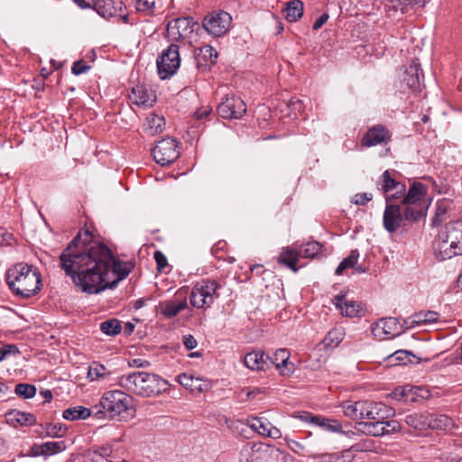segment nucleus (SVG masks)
I'll return each mask as SVG.
<instances>
[{"label": "nucleus", "instance_id": "nucleus-1", "mask_svg": "<svg viewBox=\"0 0 462 462\" xmlns=\"http://www.w3.org/2000/svg\"><path fill=\"white\" fill-rule=\"evenodd\" d=\"M59 260L65 275L88 294L116 288L134 269L131 262L116 260L112 251L95 240L88 230L79 231Z\"/></svg>", "mask_w": 462, "mask_h": 462}, {"label": "nucleus", "instance_id": "nucleus-2", "mask_svg": "<svg viewBox=\"0 0 462 462\" xmlns=\"http://www.w3.org/2000/svg\"><path fill=\"white\" fill-rule=\"evenodd\" d=\"M427 189L420 182H413L402 199V206L392 203V197H386L383 212V227L393 233L405 226L406 221L418 222L426 216L428 204L425 199Z\"/></svg>", "mask_w": 462, "mask_h": 462}, {"label": "nucleus", "instance_id": "nucleus-3", "mask_svg": "<svg viewBox=\"0 0 462 462\" xmlns=\"http://www.w3.org/2000/svg\"><path fill=\"white\" fill-rule=\"evenodd\" d=\"M118 385L128 393L153 397L167 390L168 382L156 374L134 372L121 375Z\"/></svg>", "mask_w": 462, "mask_h": 462}, {"label": "nucleus", "instance_id": "nucleus-4", "mask_svg": "<svg viewBox=\"0 0 462 462\" xmlns=\"http://www.w3.org/2000/svg\"><path fill=\"white\" fill-rule=\"evenodd\" d=\"M6 282L12 291L21 298L35 295L42 286L38 270L24 263H17L7 271Z\"/></svg>", "mask_w": 462, "mask_h": 462}, {"label": "nucleus", "instance_id": "nucleus-5", "mask_svg": "<svg viewBox=\"0 0 462 462\" xmlns=\"http://www.w3.org/2000/svg\"><path fill=\"white\" fill-rule=\"evenodd\" d=\"M433 250L440 261L462 254V221L457 220L447 224L438 234Z\"/></svg>", "mask_w": 462, "mask_h": 462}, {"label": "nucleus", "instance_id": "nucleus-6", "mask_svg": "<svg viewBox=\"0 0 462 462\" xmlns=\"http://www.w3.org/2000/svg\"><path fill=\"white\" fill-rule=\"evenodd\" d=\"M132 398L127 392L114 390L106 392L99 402V406L93 407L95 417L100 419L107 416L110 419L123 417L131 406Z\"/></svg>", "mask_w": 462, "mask_h": 462}, {"label": "nucleus", "instance_id": "nucleus-7", "mask_svg": "<svg viewBox=\"0 0 462 462\" xmlns=\"http://www.w3.org/2000/svg\"><path fill=\"white\" fill-rule=\"evenodd\" d=\"M221 284L215 280L205 279L197 282L190 293V303L198 309L209 308L219 298Z\"/></svg>", "mask_w": 462, "mask_h": 462}, {"label": "nucleus", "instance_id": "nucleus-8", "mask_svg": "<svg viewBox=\"0 0 462 462\" xmlns=\"http://www.w3.org/2000/svg\"><path fill=\"white\" fill-rule=\"evenodd\" d=\"M199 24L191 17H180L170 21L166 27V37L171 42H188L190 43Z\"/></svg>", "mask_w": 462, "mask_h": 462}, {"label": "nucleus", "instance_id": "nucleus-9", "mask_svg": "<svg viewBox=\"0 0 462 462\" xmlns=\"http://www.w3.org/2000/svg\"><path fill=\"white\" fill-rule=\"evenodd\" d=\"M156 63L158 74L162 79L173 76L180 64L179 46L175 43H171L157 58Z\"/></svg>", "mask_w": 462, "mask_h": 462}, {"label": "nucleus", "instance_id": "nucleus-10", "mask_svg": "<svg viewBox=\"0 0 462 462\" xmlns=\"http://www.w3.org/2000/svg\"><path fill=\"white\" fill-rule=\"evenodd\" d=\"M392 414V409L388 406L380 403L373 402L372 411L367 417V420L356 422V430L366 434L374 436L375 432L372 431V428L375 429V425L383 423V420L389 419Z\"/></svg>", "mask_w": 462, "mask_h": 462}, {"label": "nucleus", "instance_id": "nucleus-11", "mask_svg": "<svg viewBox=\"0 0 462 462\" xmlns=\"http://www.w3.org/2000/svg\"><path fill=\"white\" fill-rule=\"evenodd\" d=\"M154 161L167 166L173 163L180 156L178 142L173 138H165L157 143L152 151Z\"/></svg>", "mask_w": 462, "mask_h": 462}, {"label": "nucleus", "instance_id": "nucleus-12", "mask_svg": "<svg viewBox=\"0 0 462 462\" xmlns=\"http://www.w3.org/2000/svg\"><path fill=\"white\" fill-rule=\"evenodd\" d=\"M231 22L232 17L227 12H212L204 18L203 27L209 34L220 37L229 30Z\"/></svg>", "mask_w": 462, "mask_h": 462}, {"label": "nucleus", "instance_id": "nucleus-13", "mask_svg": "<svg viewBox=\"0 0 462 462\" xmlns=\"http://www.w3.org/2000/svg\"><path fill=\"white\" fill-rule=\"evenodd\" d=\"M217 111L223 118L239 119L245 114L246 106L239 97L227 94L217 106Z\"/></svg>", "mask_w": 462, "mask_h": 462}, {"label": "nucleus", "instance_id": "nucleus-14", "mask_svg": "<svg viewBox=\"0 0 462 462\" xmlns=\"http://www.w3.org/2000/svg\"><path fill=\"white\" fill-rule=\"evenodd\" d=\"M378 189L385 196L392 197V201L397 199H402L406 193V186L404 183L397 181L391 175L390 171H385L376 182Z\"/></svg>", "mask_w": 462, "mask_h": 462}, {"label": "nucleus", "instance_id": "nucleus-15", "mask_svg": "<svg viewBox=\"0 0 462 462\" xmlns=\"http://www.w3.org/2000/svg\"><path fill=\"white\" fill-rule=\"evenodd\" d=\"M392 141V134L383 125H376L370 127L361 138L362 147H373L376 145H387Z\"/></svg>", "mask_w": 462, "mask_h": 462}, {"label": "nucleus", "instance_id": "nucleus-16", "mask_svg": "<svg viewBox=\"0 0 462 462\" xmlns=\"http://www.w3.org/2000/svg\"><path fill=\"white\" fill-rule=\"evenodd\" d=\"M404 329L405 325H401L398 319L393 317L380 319L372 326V333L381 339L399 336Z\"/></svg>", "mask_w": 462, "mask_h": 462}, {"label": "nucleus", "instance_id": "nucleus-17", "mask_svg": "<svg viewBox=\"0 0 462 462\" xmlns=\"http://www.w3.org/2000/svg\"><path fill=\"white\" fill-rule=\"evenodd\" d=\"M271 448L263 443L245 446L240 451L239 462H266Z\"/></svg>", "mask_w": 462, "mask_h": 462}, {"label": "nucleus", "instance_id": "nucleus-18", "mask_svg": "<svg viewBox=\"0 0 462 462\" xmlns=\"http://www.w3.org/2000/svg\"><path fill=\"white\" fill-rule=\"evenodd\" d=\"M332 302L338 310H340L341 314L346 317H359L364 312L361 303L354 300H346L343 294L336 295L333 298Z\"/></svg>", "mask_w": 462, "mask_h": 462}, {"label": "nucleus", "instance_id": "nucleus-19", "mask_svg": "<svg viewBox=\"0 0 462 462\" xmlns=\"http://www.w3.org/2000/svg\"><path fill=\"white\" fill-rule=\"evenodd\" d=\"M428 395L427 390L420 387H411L409 385L402 388L398 387L392 393L393 398L404 403L414 402L417 401V397L427 398Z\"/></svg>", "mask_w": 462, "mask_h": 462}, {"label": "nucleus", "instance_id": "nucleus-20", "mask_svg": "<svg viewBox=\"0 0 462 462\" xmlns=\"http://www.w3.org/2000/svg\"><path fill=\"white\" fill-rule=\"evenodd\" d=\"M420 65L417 60H412L409 67H404L402 76V82L404 83L411 91L420 89Z\"/></svg>", "mask_w": 462, "mask_h": 462}, {"label": "nucleus", "instance_id": "nucleus-21", "mask_svg": "<svg viewBox=\"0 0 462 462\" xmlns=\"http://www.w3.org/2000/svg\"><path fill=\"white\" fill-rule=\"evenodd\" d=\"M130 101L136 106H152L155 98L152 91L144 86L137 85L133 87L128 94Z\"/></svg>", "mask_w": 462, "mask_h": 462}, {"label": "nucleus", "instance_id": "nucleus-22", "mask_svg": "<svg viewBox=\"0 0 462 462\" xmlns=\"http://www.w3.org/2000/svg\"><path fill=\"white\" fill-rule=\"evenodd\" d=\"M439 319V314L432 310H421L404 320L405 328H414L415 326L429 325L436 323Z\"/></svg>", "mask_w": 462, "mask_h": 462}, {"label": "nucleus", "instance_id": "nucleus-23", "mask_svg": "<svg viewBox=\"0 0 462 462\" xmlns=\"http://www.w3.org/2000/svg\"><path fill=\"white\" fill-rule=\"evenodd\" d=\"M269 356L264 357L262 351H252L244 357L245 365L254 371H265L269 368Z\"/></svg>", "mask_w": 462, "mask_h": 462}, {"label": "nucleus", "instance_id": "nucleus-24", "mask_svg": "<svg viewBox=\"0 0 462 462\" xmlns=\"http://www.w3.org/2000/svg\"><path fill=\"white\" fill-rule=\"evenodd\" d=\"M123 3L116 0H96L94 10L106 18L109 19L116 15L117 8L121 9Z\"/></svg>", "mask_w": 462, "mask_h": 462}, {"label": "nucleus", "instance_id": "nucleus-25", "mask_svg": "<svg viewBox=\"0 0 462 462\" xmlns=\"http://www.w3.org/2000/svg\"><path fill=\"white\" fill-rule=\"evenodd\" d=\"M299 418L302 420H310L329 431L337 432L340 431L342 429L341 423L337 420H329L319 416H312L310 413L307 412L299 416Z\"/></svg>", "mask_w": 462, "mask_h": 462}, {"label": "nucleus", "instance_id": "nucleus-26", "mask_svg": "<svg viewBox=\"0 0 462 462\" xmlns=\"http://www.w3.org/2000/svg\"><path fill=\"white\" fill-rule=\"evenodd\" d=\"M6 420L14 427L32 426L36 423V418L33 414L19 411H11L7 412Z\"/></svg>", "mask_w": 462, "mask_h": 462}, {"label": "nucleus", "instance_id": "nucleus-27", "mask_svg": "<svg viewBox=\"0 0 462 462\" xmlns=\"http://www.w3.org/2000/svg\"><path fill=\"white\" fill-rule=\"evenodd\" d=\"M290 358V353L285 348L278 349L272 357L268 360L271 361L282 376H287L291 373V370L287 367Z\"/></svg>", "mask_w": 462, "mask_h": 462}, {"label": "nucleus", "instance_id": "nucleus-28", "mask_svg": "<svg viewBox=\"0 0 462 462\" xmlns=\"http://www.w3.org/2000/svg\"><path fill=\"white\" fill-rule=\"evenodd\" d=\"M300 257V252L290 246L283 247L279 255L278 262L281 264L286 265L293 273L298 272L297 266L298 259Z\"/></svg>", "mask_w": 462, "mask_h": 462}, {"label": "nucleus", "instance_id": "nucleus-29", "mask_svg": "<svg viewBox=\"0 0 462 462\" xmlns=\"http://www.w3.org/2000/svg\"><path fill=\"white\" fill-rule=\"evenodd\" d=\"M187 308V300H166L160 304L161 313L168 319H171L178 315L180 311Z\"/></svg>", "mask_w": 462, "mask_h": 462}, {"label": "nucleus", "instance_id": "nucleus-30", "mask_svg": "<svg viewBox=\"0 0 462 462\" xmlns=\"http://www.w3.org/2000/svg\"><path fill=\"white\" fill-rule=\"evenodd\" d=\"M428 422L430 424L429 429L437 430H449L454 427V421L445 414L430 413Z\"/></svg>", "mask_w": 462, "mask_h": 462}, {"label": "nucleus", "instance_id": "nucleus-31", "mask_svg": "<svg viewBox=\"0 0 462 462\" xmlns=\"http://www.w3.org/2000/svg\"><path fill=\"white\" fill-rule=\"evenodd\" d=\"M429 412H414L412 414L407 415L405 418V422L408 426L418 430H428L430 424L428 422Z\"/></svg>", "mask_w": 462, "mask_h": 462}, {"label": "nucleus", "instance_id": "nucleus-32", "mask_svg": "<svg viewBox=\"0 0 462 462\" xmlns=\"http://www.w3.org/2000/svg\"><path fill=\"white\" fill-rule=\"evenodd\" d=\"M287 21L293 23L298 21L303 14V3L300 0H292L286 4L283 9Z\"/></svg>", "mask_w": 462, "mask_h": 462}, {"label": "nucleus", "instance_id": "nucleus-33", "mask_svg": "<svg viewBox=\"0 0 462 462\" xmlns=\"http://www.w3.org/2000/svg\"><path fill=\"white\" fill-rule=\"evenodd\" d=\"M401 430V424L395 420H383V423L381 425H375V429L373 427L372 431L375 432L374 437H382L384 435L393 434Z\"/></svg>", "mask_w": 462, "mask_h": 462}, {"label": "nucleus", "instance_id": "nucleus-34", "mask_svg": "<svg viewBox=\"0 0 462 462\" xmlns=\"http://www.w3.org/2000/svg\"><path fill=\"white\" fill-rule=\"evenodd\" d=\"M95 415V411L83 406H75L66 409L63 411V418L68 420H85L91 414Z\"/></svg>", "mask_w": 462, "mask_h": 462}, {"label": "nucleus", "instance_id": "nucleus-35", "mask_svg": "<svg viewBox=\"0 0 462 462\" xmlns=\"http://www.w3.org/2000/svg\"><path fill=\"white\" fill-rule=\"evenodd\" d=\"M451 201L448 199L439 200L437 202L435 216L432 223L434 226H439L448 218V213L450 210Z\"/></svg>", "mask_w": 462, "mask_h": 462}, {"label": "nucleus", "instance_id": "nucleus-36", "mask_svg": "<svg viewBox=\"0 0 462 462\" xmlns=\"http://www.w3.org/2000/svg\"><path fill=\"white\" fill-rule=\"evenodd\" d=\"M109 375L110 372L107 368L97 362H93L88 367V377L91 381H103Z\"/></svg>", "mask_w": 462, "mask_h": 462}, {"label": "nucleus", "instance_id": "nucleus-37", "mask_svg": "<svg viewBox=\"0 0 462 462\" xmlns=\"http://www.w3.org/2000/svg\"><path fill=\"white\" fill-rule=\"evenodd\" d=\"M165 126V120L162 116L155 114H150L147 117V130L149 134L155 135L161 134Z\"/></svg>", "mask_w": 462, "mask_h": 462}, {"label": "nucleus", "instance_id": "nucleus-38", "mask_svg": "<svg viewBox=\"0 0 462 462\" xmlns=\"http://www.w3.org/2000/svg\"><path fill=\"white\" fill-rule=\"evenodd\" d=\"M344 333L341 328H333L324 337L322 344L325 347L335 348L343 340Z\"/></svg>", "mask_w": 462, "mask_h": 462}, {"label": "nucleus", "instance_id": "nucleus-39", "mask_svg": "<svg viewBox=\"0 0 462 462\" xmlns=\"http://www.w3.org/2000/svg\"><path fill=\"white\" fill-rule=\"evenodd\" d=\"M359 252L357 249L351 250L349 255L346 257L335 271L337 275H341L346 269L354 268L358 261Z\"/></svg>", "mask_w": 462, "mask_h": 462}, {"label": "nucleus", "instance_id": "nucleus-40", "mask_svg": "<svg viewBox=\"0 0 462 462\" xmlns=\"http://www.w3.org/2000/svg\"><path fill=\"white\" fill-rule=\"evenodd\" d=\"M121 329V322L116 319H110L100 324V330L107 336L118 335Z\"/></svg>", "mask_w": 462, "mask_h": 462}, {"label": "nucleus", "instance_id": "nucleus-41", "mask_svg": "<svg viewBox=\"0 0 462 462\" xmlns=\"http://www.w3.org/2000/svg\"><path fill=\"white\" fill-rule=\"evenodd\" d=\"M321 248L322 245L319 242L311 241L303 245L299 252L300 257L313 258L320 252Z\"/></svg>", "mask_w": 462, "mask_h": 462}, {"label": "nucleus", "instance_id": "nucleus-42", "mask_svg": "<svg viewBox=\"0 0 462 462\" xmlns=\"http://www.w3.org/2000/svg\"><path fill=\"white\" fill-rule=\"evenodd\" d=\"M360 402H361V401L355 402L348 401V402H343L342 409H343L344 414L346 417H348L354 420H358Z\"/></svg>", "mask_w": 462, "mask_h": 462}, {"label": "nucleus", "instance_id": "nucleus-43", "mask_svg": "<svg viewBox=\"0 0 462 462\" xmlns=\"http://www.w3.org/2000/svg\"><path fill=\"white\" fill-rule=\"evenodd\" d=\"M135 8L137 12L143 13L146 16H151L154 14L155 1L135 0Z\"/></svg>", "mask_w": 462, "mask_h": 462}, {"label": "nucleus", "instance_id": "nucleus-44", "mask_svg": "<svg viewBox=\"0 0 462 462\" xmlns=\"http://www.w3.org/2000/svg\"><path fill=\"white\" fill-rule=\"evenodd\" d=\"M391 358H393L397 365H407L409 363H414L411 358H416V356L410 351L407 350H398L394 352L393 355L391 356Z\"/></svg>", "mask_w": 462, "mask_h": 462}, {"label": "nucleus", "instance_id": "nucleus-45", "mask_svg": "<svg viewBox=\"0 0 462 462\" xmlns=\"http://www.w3.org/2000/svg\"><path fill=\"white\" fill-rule=\"evenodd\" d=\"M15 393L24 399L32 398L36 393V388L29 383H18L15 386Z\"/></svg>", "mask_w": 462, "mask_h": 462}, {"label": "nucleus", "instance_id": "nucleus-46", "mask_svg": "<svg viewBox=\"0 0 462 462\" xmlns=\"http://www.w3.org/2000/svg\"><path fill=\"white\" fill-rule=\"evenodd\" d=\"M45 456H51L58 454L66 448V444L64 441H49L42 443Z\"/></svg>", "mask_w": 462, "mask_h": 462}, {"label": "nucleus", "instance_id": "nucleus-47", "mask_svg": "<svg viewBox=\"0 0 462 462\" xmlns=\"http://www.w3.org/2000/svg\"><path fill=\"white\" fill-rule=\"evenodd\" d=\"M67 428L61 423L48 424L46 426V435L52 438H61L66 433Z\"/></svg>", "mask_w": 462, "mask_h": 462}, {"label": "nucleus", "instance_id": "nucleus-48", "mask_svg": "<svg viewBox=\"0 0 462 462\" xmlns=\"http://www.w3.org/2000/svg\"><path fill=\"white\" fill-rule=\"evenodd\" d=\"M270 423L263 420L262 418H253L250 421V427L257 433L266 436Z\"/></svg>", "mask_w": 462, "mask_h": 462}, {"label": "nucleus", "instance_id": "nucleus-49", "mask_svg": "<svg viewBox=\"0 0 462 462\" xmlns=\"http://www.w3.org/2000/svg\"><path fill=\"white\" fill-rule=\"evenodd\" d=\"M267 460L266 462H292V457L279 449L271 448Z\"/></svg>", "mask_w": 462, "mask_h": 462}, {"label": "nucleus", "instance_id": "nucleus-50", "mask_svg": "<svg viewBox=\"0 0 462 462\" xmlns=\"http://www.w3.org/2000/svg\"><path fill=\"white\" fill-rule=\"evenodd\" d=\"M199 55L202 56L206 61H210L211 63H215L217 58V52L209 45L201 47L199 49Z\"/></svg>", "mask_w": 462, "mask_h": 462}, {"label": "nucleus", "instance_id": "nucleus-51", "mask_svg": "<svg viewBox=\"0 0 462 462\" xmlns=\"http://www.w3.org/2000/svg\"><path fill=\"white\" fill-rule=\"evenodd\" d=\"M374 402L361 401L359 408L358 421L367 420V417L372 411V405Z\"/></svg>", "mask_w": 462, "mask_h": 462}, {"label": "nucleus", "instance_id": "nucleus-52", "mask_svg": "<svg viewBox=\"0 0 462 462\" xmlns=\"http://www.w3.org/2000/svg\"><path fill=\"white\" fill-rule=\"evenodd\" d=\"M178 382L187 389L191 391L192 386H196L197 381L196 377L189 375L188 374H181L178 376Z\"/></svg>", "mask_w": 462, "mask_h": 462}, {"label": "nucleus", "instance_id": "nucleus-53", "mask_svg": "<svg viewBox=\"0 0 462 462\" xmlns=\"http://www.w3.org/2000/svg\"><path fill=\"white\" fill-rule=\"evenodd\" d=\"M399 1L401 2V5H402V13L407 12L409 7H411V8H415V7L421 8L428 2V0H399Z\"/></svg>", "mask_w": 462, "mask_h": 462}, {"label": "nucleus", "instance_id": "nucleus-54", "mask_svg": "<svg viewBox=\"0 0 462 462\" xmlns=\"http://www.w3.org/2000/svg\"><path fill=\"white\" fill-rule=\"evenodd\" d=\"M18 353L19 350L15 345H5L0 348V362L4 361L10 356H15Z\"/></svg>", "mask_w": 462, "mask_h": 462}, {"label": "nucleus", "instance_id": "nucleus-55", "mask_svg": "<svg viewBox=\"0 0 462 462\" xmlns=\"http://www.w3.org/2000/svg\"><path fill=\"white\" fill-rule=\"evenodd\" d=\"M90 69V66L87 64L83 60L75 61L72 65L71 71L74 75L79 76L86 73Z\"/></svg>", "mask_w": 462, "mask_h": 462}, {"label": "nucleus", "instance_id": "nucleus-56", "mask_svg": "<svg viewBox=\"0 0 462 462\" xmlns=\"http://www.w3.org/2000/svg\"><path fill=\"white\" fill-rule=\"evenodd\" d=\"M153 257L157 264V270L161 273L163 272L164 269L168 266V260L164 254L161 251H155Z\"/></svg>", "mask_w": 462, "mask_h": 462}, {"label": "nucleus", "instance_id": "nucleus-57", "mask_svg": "<svg viewBox=\"0 0 462 462\" xmlns=\"http://www.w3.org/2000/svg\"><path fill=\"white\" fill-rule=\"evenodd\" d=\"M354 458V456L348 451L346 450L342 454H333L329 456V462H351Z\"/></svg>", "mask_w": 462, "mask_h": 462}, {"label": "nucleus", "instance_id": "nucleus-58", "mask_svg": "<svg viewBox=\"0 0 462 462\" xmlns=\"http://www.w3.org/2000/svg\"><path fill=\"white\" fill-rule=\"evenodd\" d=\"M373 199V194L372 193H357L356 194L353 199L352 202L358 206H364L367 202L371 201Z\"/></svg>", "mask_w": 462, "mask_h": 462}, {"label": "nucleus", "instance_id": "nucleus-59", "mask_svg": "<svg viewBox=\"0 0 462 462\" xmlns=\"http://www.w3.org/2000/svg\"><path fill=\"white\" fill-rule=\"evenodd\" d=\"M196 381L198 382L196 386H192L191 392L198 391L199 393H202L204 391L208 390L209 383L206 381H202L201 379L196 377Z\"/></svg>", "mask_w": 462, "mask_h": 462}, {"label": "nucleus", "instance_id": "nucleus-60", "mask_svg": "<svg viewBox=\"0 0 462 462\" xmlns=\"http://www.w3.org/2000/svg\"><path fill=\"white\" fill-rule=\"evenodd\" d=\"M183 344L187 349L191 350L197 346V340L191 335H186L183 337Z\"/></svg>", "mask_w": 462, "mask_h": 462}, {"label": "nucleus", "instance_id": "nucleus-61", "mask_svg": "<svg viewBox=\"0 0 462 462\" xmlns=\"http://www.w3.org/2000/svg\"><path fill=\"white\" fill-rule=\"evenodd\" d=\"M81 9H90L95 7L96 0H72Z\"/></svg>", "mask_w": 462, "mask_h": 462}, {"label": "nucleus", "instance_id": "nucleus-62", "mask_svg": "<svg viewBox=\"0 0 462 462\" xmlns=\"http://www.w3.org/2000/svg\"><path fill=\"white\" fill-rule=\"evenodd\" d=\"M328 14H321L313 23V30L318 31L320 29L323 24L328 21Z\"/></svg>", "mask_w": 462, "mask_h": 462}, {"label": "nucleus", "instance_id": "nucleus-63", "mask_svg": "<svg viewBox=\"0 0 462 462\" xmlns=\"http://www.w3.org/2000/svg\"><path fill=\"white\" fill-rule=\"evenodd\" d=\"M211 111L209 107H201L195 112L194 116L196 119L200 120L208 116Z\"/></svg>", "mask_w": 462, "mask_h": 462}, {"label": "nucleus", "instance_id": "nucleus-64", "mask_svg": "<svg viewBox=\"0 0 462 462\" xmlns=\"http://www.w3.org/2000/svg\"><path fill=\"white\" fill-rule=\"evenodd\" d=\"M97 453L99 454L98 457H100L101 460H106L107 457H109L112 453L110 447H101L96 449Z\"/></svg>", "mask_w": 462, "mask_h": 462}]
</instances>
